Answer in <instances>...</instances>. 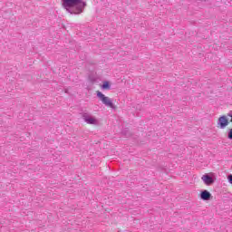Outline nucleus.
Instances as JSON below:
<instances>
[{
	"instance_id": "obj_1",
	"label": "nucleus",
	"mask_w": 232,
	"mask_h": 232,
	"mask_svg": "<svg viewBox=\"0 0 232 232\" xmlns=\"http://www.w3.org/2000/svg\"><path fill=\"white\" fill-rule=\"evenodd\" d=\"M62 5L69 14L75 15L82 14L86 8V1L84 0H62Z\"/></svg>"
},
{
	"instance_id": "obj_2",
	"label": "nucleus",
	"mask_w": 232,
	"mask_h": 232,
	"mask_svg": "<svg viewBox=\"0 0 232 232\" xmlns=\"http://www.w3.org/2000/svg\"><path fill=\"white\" fill-rule=\"evenodd\" d=\"M97 97L100 99V101L104 104V106H107L108 108L115 109V105L113 104V101L110 99V97H107L103 93L101 92V91L97 92Z\"/></svg>"
},
{
	"instance_id": "obj_3",
	"label": "nucleus",
	"mask_w": 232,
	"mask_h": 232,
	"mask_svg": "<svg viewBox=\"0 0 232 232\" xmlns=\"http://www.w3.org/2000/svg\"><path fill=\"white\" fill-rule=\"evenodd\" d=\"M82 117L87 124H99V120H97L95 117L92 116V114L88 112H83Z\"/></svg>"
},
{
	"instance_id": "obj_4",
	"label": "nucleus",
	"mask_w": 232,
	"mask_h": 232,
	"mask_svg": "<svg viewBox=\"0 0 232 232\" xmlns=\"http://www.w3.org/2000/svg\"><path fill=\"white\" fill-rule=\"evenodd\" d=\"M227 126H229L227 116H220L218 120V128H220V130H225V128H227Z\"/></svg>"
},
{
	"instance_id": "obj_5",
	"label": "nucleus",
	"mask_w": 232,
	"mask_h": 232,
	"mask_svg": "<svg viewBox=\"0 0 232 232\" xmlns=\"http://www.w3.org/2000/svg\"><path fill=\"white\" fill-rule=\"evenodd\" d=\"M201 180H203V182H204V184H206V186H211V184H213L215 182L213 178L211 176H209L208 174L203 175L201 177Z\"/></svg>"
},
{
	"instance_id": "obj_6",
	"label": "nucleus",
	"mask_w": 232,
	"mask_h": 232,
	"mask_svg": "<svg viewBox=\"0 0 232 232\" xmlns=\"http://www.w3.org/2000/svg\"><path fill=\"white\" fill-rule=\"evenodd\" d=\"M201 200H210L211 199V193L208 190H203L200 193Z\"/></svg>"
},
{
	"instance_id": "obj_7",
	"label": "nucleus",
	"mask_w": 232,
	"mask_h": 232,
	"mask_svg": "<svg viewBox=\"0 0 232 232\" xmlns=\"http://www.w3.org/2000/svg\"><path fill=\"white\" fill-rule=\"evenodd\" d=\"M102 90H110V82H104L103 84L102 85Z\"/></svg>"
},
{
	"instance_id": "obj_8",
	"label": "nucleus",
	"mask_w": 232,
	"mask_h": 232,
	"mask_svg": "<svg viewBox=\"0 0 232 232\" xmlns=\"http://www.w3.org/2000/svg\"><path fill=\"white\" fill-rule=\"evenodd\" d=\"M227 139H229V140H232V128L228 130Z\"/></svg>"
},
{
	"instance_id": "obj_9",
	"label": "nucleus",
	"mask_w": 232,
	"mask_h": 232,
	"mask_svg": "<svg viewBox=\"0 0 232 232\" xmlns=\"http://www.w3.org/2000/svg\"><path fill=\"white\" fill-rule=\"evenodd\" d=\"M227 180H228L229 184H232V174L227 176Z\"/></svg>"
},
{
	"instance_id": "obj_10",
	"label": "nucleus",
	"mask_w": 232,
	"mask_h": 232,
	"mask_svg": "<svg viewBox=\"0 0 232 232\" xmlns=\"http://www.w3.org/2000/svg\"><path fill=\"white\" fill-rule=\"evenodd\" d=\"M227 115V117L231 118L230 119V122H232V111L228 112Z\"/></svg>"
}]
</instances>
